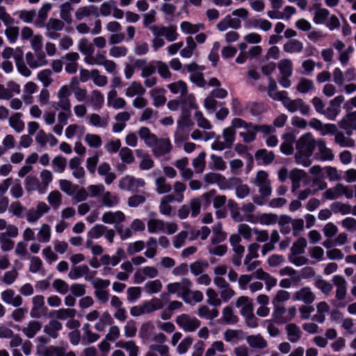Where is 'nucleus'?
Instances as JSON below:
<instances>
[{
  "label": "nucleus",
  "instance_id": "7ed1b4c3",
  "mask_svg": "<svg viewBox=\"0 0 356 356\" xmlns=\"http://www.w3.org/2000/svg\"><path fill=\"white\" fill-rule=\"evenodd\" d=\"M177 324L186 332H193L200 326L201 322L196 318H191L188 314H182L176 318Z\"/></svg>",
  "mask_w": 356,
  "mask_h": 356
},
{
  "label": "nucleus",
  "instance_id": "8fccbe9b",
  "mask_svg": "<svg viewBox=\"0 0 356 356\" xmlns=\"http://www.w3.org/2000/svg\"><path fill=\"white\" fill-rule=\"evenodd\" d=\"M61 197L60 193L58 191H54L49 194L47 197L48 202L54 209H57L60 205Z\"/></svg>",
  "mask_w": 356,
  "mask_h": 356
},
{
  "label": "nucleus",
  "instance_id": "6ab92c4d",
  "mask_svg": "<svg viewBox=\"0 0 356 356\" xmlns=\"http://www.w3.org/2000/svg\"><path fill=\"white\" fill-rule=\"evenodd\" d=\"M102 204L108 208L113 207L120 202V199L116 195L112 194L110 191H104L101 198Z\"/></svg>",
  "mask_w": 356,
  "mask_h": 356
},
{
  "label": "nucleus",
  "instance_id": "7c9ffc66",
  "mask_svg": "<svg viewBox=\"0 0 356 356\" xmlns=\"http://www.w3.org/2000/svg\"><path fill=\"white\" fill-rule=\"evenodd\" d=\"M145 92V89L140 83L136 81L132 82L131 85L126 90V95L128 97H134L136 95H143Z\"/></svg>",
  "mask_w": 356,
  "mask_h": 356
},
{
  "label": "nucleus",
  "instance_id": "37998d69",
  "mask_svg": "<svg viewBox=\"0 0 356 356\" xmlns=\"http://www.w3.org/2000/svg\"><path fill=\"white\" fill-rule=\"evenodd\" d=\"M91 102L95 109H99L104 104V95L100 91L95 90L92 92Z\"/></svg>",
  "mask_w": 356,
  "mask_h": 356
},
{
  "label": "nucleus",
  "instance_id": "ea45409f",
  "mask_svg": "<svg viewBox=\"0 0 356 356\" xmlns=\"http://www.w3.org/2000/svg\"><path fill=\"white\" fill-rule=\"evenodd\" d=\"M236 131L232 127H227L223 130V138L226 144L227 148H231L235 140Z\"/></svg>",
  "mask_w": 356,
  "mask_h": 356
},
{
  "label": "nucleus",
  "instance_id": "f8f14e48",
  "mask_svg": "<svg viewBox=\"0 0 356 356\" xmlns=\"http://www.w3.org/2000/svg\"><path fill=\"white\" fill-rule=\"evenodd\" d=\"M285 330L288 339L291 343H296L301 339L302 332L296 324L289 323L286 325Z\"/></svg>",
  "mask_w": 356,
  "mask_h": 356
},
{
  "label": "nucleus",
  "instance_id": "39448f33",
  "mask_svg": "<svg viewBox=\"0 0 356 356\" xmlns=\"http://www.w3.org/2000/svg\"><path fill=\"white\" fill-rule=\"evenodd\" d=\"M152 151L155 156H161L169 153L172 149V145L169 139L156 138V141L153 143Z\"/></svg>",
  "mask_w": 356,
  "mask_h": 356
},
{
  "label": "nucleus",
  "instance_id": "79ce46f5",
  "mask_svg": "<svg viewBox=\"0 0 356 356\" xmlns=\"http://www.w3.org/2000/svg\"><path fill=\"white\" fill-rule=\"evenodd\" d=\"M209 266L207 261L197 260L190 265L191 272L195 276L200 275Z\"/></svg>",
  "mask_w": 356,
  "mask_h": 356
},
{
  "label": "nucleus",
  "instance_id": "e2e57ef3",
  "mask_svg": "<svg viewBox=\"0 0 356 356\" xmlns=\"http://www.w3.org/2000/svg\"><path fill=\"white\" fill-rule=\"evenodd\" d=\"M190 80L197 86L200 88L204 87L205 85L207 84V82L204 78V74L202 72L192 73L190 76Z\"/></svg>",
  "mask_w": 356,
  "mask_h": 356
},
{
  "label": "nucleus",
  "instance_id": "cd10ccee",
  "mask_svg": "<svg viewBox=\"0 0 356 356\" xmlns=\"http://www.w3.org/2000/svg\"><path fill=\"white\" fill-rule=\"evenodd\" d=\"M22 116V114L21 113H15L9 119L10 126L17 133H20L24 129V123L20 120Z\"/></svg>",
  "mask_w": 356,
  "mask_h": 356
},
{
  "label": "nucleus",
  "instance_id": "f704fd0d",
  "mask_svg": "<svg viewBox=\"0 0 356 356\" xmlns=\"http://www.w3.org/2000/svg\"><path fill=\"white\" fill-rule=\"evenodd\" d=\"M228 207L231 211V216L235 222H242L243 217L241 215L238 204L233 200H229Z\"/></svg>",
  "mask_w": 356,
  "mask_h": 356
},
{
  "label": "nucleus",
  "instance_id": "9d476101",
  "mask_svg": "<svg viewBox=\"0 0 356 356\" xmlns=\"http://www.w3.org/2000/svg\"><path fill=\"white\" fill-rule=\"evenodd\" d=\"M90 15H94L96 17L99 16L98 8L95 5L80 7L75 13L76 18L78 20H81L84 17H89Z\"/></svg>",
  "mask_w": 356,
  "mask_h": 356
},
{
  "label": "nucleus",
  "instance_id": "4c0bfd02",
  "mask_svg": "<svg viewBox=\"0 0 356 356\" xmlns=\"http://www.w3.org/2000/svg\"><path fill=\"white\" fill-rule=\"evenodd\" d=\"M181 31L187 34H194L200 31V27L204 28L203 24H192L191 22L184 21L180 25Z\"/></svg>",
  "mask_w": 356,
  "mask_h": 356
},
{
  "label": "nucleus",
  "instance_id": "09e8293b",
  "mask_svg": "<svg viewBox=\"0 0 356 356\" xmlns=\"http://www.w3.org/2000/svg\"><path fill=\"white\" fill-rule=\"evenodd\" d=\"M315 286L324 294H329L332 290V285L327 281L323 280L320 276L315 282Z\"/></svg>",
  "mask_w": 356,
  "mask_h": 356
},
{
  "label": "nucleus",
  "instance_id": "338daca9",
  "mask_svg": "<svg viewBox=\"0 0 356 356\" xmlns=\"http://www.w3.org/2000/svg\"><path fill=\"white\" fill-rule=\"evenodd\" d=\"M177 124L179 129L189 128L193 125V122L190 118V114L188 112L183 113L180 119L177 121Z\"/></svg>",
  "mask_w": 356,
  "mask_h": 356
},
{
  "label": "nucleus",
  "instance_id": "20e7f679",
  "mask_svg": "<svg viewBox=\"0 0 356 356\" xmlns=\"http://www.w3.org/2000/svg\"><path fill=\"white\" fill-rule=\"evenodd\" d=\"M71 95V91L68 86H63L58 92L59 102L58 106L65 111H68L71 114V104L69 97Z\"/></svg>",
  "mask_w": 356,
  "mask_h": 356
},
{
  "label": "nucleus",
  "instance_id": "c03bdc74",
  "mask_svg": "<svg viewBox=\"0 0 356 356\" xmlns=\"http://www.w3.org/2000/svg\"><path fill=\"white\" fill-rule=\"evenodd\" d=\"M135 178L126 176L119 181V188L122 190L134 191Z\"/></svg>",
  "mask_w": 356,
  "mask_h": 356
},
{
  "label": "nucleus",
  "instance_id": "393cba45",
  "mask_svg": "<svg viewBox=\"0 0 356 356\" xmlns=\"http://www.w3.org/2000/svg\"><path fill=\"white\" fill-rule=\"evenodd\" d=\"M163 89L154 88L150 91L151 97L153 99V104L156 107L163 106L166 102L165 97L161 94Z\"/></svg>",
  "mask_w": 356,
  "mask_h": 356
},
{
  "label": "nucleus",
  "instance_id": "c756f323",
  "mask_svg": "<svg viewBox=\"0 0 356 356\" xmlns=\"http://www.w3.org/2000/svg\"><path fill=\"white\" fill-rule=\"evenodd\" d=\"M89 272L87 265L75 266L69 272L68 276L72 280H76L86 275Z\"/></svg>",
  "mask_w": 356,
  "mask_h": 356
},
{
  "label": "nucleus",
  "instance_id": "0e129e2a",
  "mask_svg": "<svg viewBox=\"0 0 356 356\" xmlns=\"http://www.w3.org/2000/svg\"><path fill=\"white\" fill-rule=\"evenodd\" d=\"M145 288L149 293H156L159 292L162 289V284L159 280L149 281L146 283Z\"/></svg>",
  "mask_w": 356,
  "mask_h": 356
},
{
  "label": "nucleus",
  "instance_id": "13d9d810",
  "mask_svg": "<svg viewBox=\"0 0 356 356\" xmlns=\"http://www.w3.org/2000/svg\"><path fill=\"white\" fill-rule=\"evenodd\" d=\"M40 183L39 179L33 176H28L25 179V188L28 191H35L39 188Z\"/></svg>",
  "mask_w": 356,
  "mask_h": 356
},
{
  "label": "nucleus",
  "instance_id": "052dcab7",
  "mask_svg": "<svg viewBox=\"0 0 356 356\" xmlns=\"http://www.w3.org/2000/svg\"><path fill=\"white\" fill-rule=\"evenodd\" d=\"M51 74V70L49 69L43 70L38 72V79L43 83L44 87H47L51 84L52 81L50 78Z\"/></svg>",
  "mask_w": 356,
  "mask_h": 356
},
{
  "label": "nucleus",
  "instance_id": "680f3d73",
  "mask_svg": "<svg viewBox=\"0 0 356 356\" xmlns=\"http://www.w3.org/2000/svg\"><path fill=\"white\" fill-rule=\"evenodd\" d=\"M51 237V229L50 227L47 224H43L42 227L38 232L39 240L42 242H49Z\"/></svg>",
  "mask_w": 356,
  "mask_h": 356
},
{
  "label": "nucleus",
  "instance_id": "49530a36",
  "mask_svg": "<svg viewBox=\"0 0 356 356\" xmlns=\"http://www.w3.org/2000/svg\"><path fill=\"white\" fill-rule=\"evenodd\" d=\"M165 227L164 221L159 219H150L147 222V230L149 233H154L157 230H163Z\"/></svg>",
  "mask_w": 356,
  "mask_h": 356
},
{
  "label": "nucleus",
  "instance_id": "69168bd1",
  "mask_svg": "<svg viewBox=\"0 0 356 356\" xmlns=\"http://www.w3.org/2000/svg\"><path fill=\"white\" fill-rule=\"evenodd\" d=\"M195 118L197 120V125L204 129H211V125L208 120H207L201 111H197L195 113Z\"/></svg>",
  "mask_w": 356,
  "mask_h": 356
},
{
  "label": "nucleus",
  "instance_id": "a211bd4d",
  "mask_svg": "<svg viewBox=\"0 0 356 356\" xmlns=\"http://www.w3.org/2000/svg\"><path fill=\"white\" fill-rule=\"evenodd\" d=\"M254 156L257 161L261 160L264 165L273 163L275 159V154L272 151L268 152L266 149H258Z\"/></svg>",
  "mask_w": 356,
  "mask_h": 356
},
{
  "label": "nucleus",
  "instance_id": "f257e3e1",
  "mask_svg": "<svg viewBox=\"0 0 356 356\" xmlns=\"http://www.w3.org/2000/svg\"><path fill=\"white\" fill-rule=\"evenodd\" d=\"M192 282L188 278L184 277L181 282L170 283L167 285V290L171 293H177V296L191 304L192 300L200 302L203 300V293L200 291H191Z\"/></svg>",
  "mask_w": 356,
  "mask_h": 356
},
{
  "label": "nucleus",
  "instance_id": "0eeeda50",
  "mask_svg": "<svg viewBox=\"0 0 356 356\" xmlns=\"http://www.w3.org/2000/svg\"><path fill=\"white\" fill-rule=\"evenodd\" d=\"M36 348L37 354L40 356H65V349L63 347H45L43 345H37Z\"/></svg>",
  "mask_w": 356,
  "mask_h": 356
},
{
  "label": "nucleus",
  "instance_id": "4be33fe9",
  "mask_svg": "<svg viewBox=\"0 0 356 356\" xmlns=\"http://www.w3.org/2000/svg\"><path fill=\"white\" fill-rule=\"evenodd\" d=\"M249 346L254 348L263 349L267 346V342L260 334L250 335L247 337Z\"/></svg>",
  "mask_w": 356,
  "mask_h": 356
},
{
  "label": "nucleus",
  "instance_id": "bf43d9fd",
  "mask_svg": "<svg viewBox=\"0 0 356 356\" xmlns=\"http://www.w3.org/2000/svg\"><path fill=\"white\" fill-rule=\"evenodd\" d=\"M79 50L84 54H92L94 52V47L88 42L87 38H82L79 42Z\"/></svg>",
  "mask_w": 356,
  "mask_h": 356
},
{
  "label": "nucleus",
  "instance_id": "5701e85b",
  "mask_svg": "<svg viewBox=\"0 0 356 356\" xmlns=\"http://www.w3.org/2000/svg\"><path fill=\"white\" fill-rule=\"evenodd\" d=\"M51 4L50 3H46L39 10L38 13V18L35 22V24L38 27H43L45 26L44 22L47 17V13L51 10Z\"/></svg>",
  "mask_w": 356,
  "mask_h": 356
},
{
  "label": "nucleus",
  "instance_id": "9b49d317",
  "mask_svg": "<svg viewBox=\"0 0 356 356\" xmlns=\"http://www.w3.org/2000/svg\"><path fill=\"white\" fill-rule=\"evenodd\" d=\"M204 181L208 184H217L220 189L225 190L223 185L226 182V178L221 174L216 172L207 173L204 177Z\"/></svg>",
  "mask_w": 356,
  "mask_h": 356
},
{
  "label": "nucleus",
  "instance_id": "6e6552de",
  "mask_svg": "<svg viewBox=\"0 0 356 356\" xmlns=\"http://www.w3.org/2000/svg\"><path fill=\"white\" fill-rule=\"evenodd\" d=\"M241 26V22L238 18H232L230 15H227L218 23L217 28L220 31H224L229 27L238 29Z\"/></svg>",
  "mask_w": 356,
  "mask_h": 356
},
{
  "label": "nucleus",
  "instance_id": "c9c22d12",
  "mask_svg": "<svg viewBox=\"0 0 356 356\" xmlns=\"http://www.w3.org/2000/svg\"><path fill=\"white\" fill-rule=\"evenodd\" d=\"M335 143L342 147H353L355 146V141L352 138H346L342 132L338 131L335 136Z\"/></svg>",
  "mask_w": 356,
  "mask_h": 356
},
{
  "label": "nucleus",
  "instance_id": "473e14b6",
  "mask_svg": "<svg viewBox=\"0 0 356 356\" xmlns=\"http://www.w3.org/2000/svg\"><path fill=\"white\" fill-rule=\"evenodd\" d=\"M307 240L303 237H300L296 242L293 243L291 252L293 255L301 254L305 252V248L307 246Z\"/></svg>",
  "mask_w": 356,
  "mask_h": 356
},
{
  "label": "nucleus",
  "instance_id": "603ef678",
  "mask_svg": "<svg viewBox=\"0 0 356 356\" xmlns=\"http://www.w3.org/2000/svg\"><path fill=\"white\" fill-rule=\"evenodd\" d=\"M76 313V312L74 309L62 308L56 311V317L59 320H66L68 318H74Z\"/></svg>",
  "mask_w": 356,
  "mask_h": 356
},
{
  "label": "nucleus",
  "instance_id": "58836bf2",
  "mask_svg": "<svg viewBox=\"0 0 356 356\" xmlns=\"http://www.w3.org/2000/svg\"><path fill=\"white\" fill-rule=\"evenodd\" d=\"M206 153L201 152L198 156L193 160V165L196 172H202L205 168Z\"/></svg>",
  "mask_w": 356,
  "mask_h": 356
},
{
  "label": "nucleus",
  "instance_id": "a19ab883",
  "mask_svg": "<svg viewBox=\"0 0 356 356\" xmlns=\"http://www.w3.org/2000/svg\"><path fill=\"white\" fill-rule=\"evenodd\" d=\"M330 15V12L326 8H318L315 11L313 21L316 24H324Z\"/></svg>",
  "mask_w": 356,
  "mask_h": 356
},
{
  "label": "nucleus",
  "instance_id": "774afa93",
  "mask_svg": "<svg viewBox=\"0 0 356 356\" xmlns=\"http://www.w3.org/2000/svg\"><path fill=\"white\" fill-rule=\"evenodd\" d=\"M86 141L90 147L97 148L102 145V141L98 135L88 134L86 136Z\"/></svg>",
  "mask_w": 356,
  "mask_h": 356
},
{
  "label": "nucleus",
  "instance_id": "864d4df0",
  "mask_svg": "<svg viewBox=\"0 0 356 356\" xmlns=\"http://www.w3.org/2000/svg\"><path fill=\"white\" fill-rule=\"evenodd\" d=\"M207 303L210 305L218 307L221 305V300L218 297V294L216 291L211 288H209L207 291Z\"/></svg>",
  "mask_w": 356,
  "mask_h": 356
},
{
  "label": "nucleus",
  "instance_id": "aec40b11",
  "mask_svg": "<svg viewBox=\"0 0 356 356\" xmlns=\"http://www.w3.org/2000/svg\"><path fill=\"white\" fill-rule=\"evenodd\" d=\"M138 135L145 141V144L149 147H152L153 143L156 141V136L152 134L149 129L146 127L140 128Z\"/></svg>",
  "mask_w": 356,
  "mask_h": 356
},
{
  "label": "nucleus",
  "instance_id": "e433bc0d",
  "mask_svg": "<svg viewBox=\"0 0 356 356\" xmlns=\"http://www.w3.org/2000/svg\"><path fill=\"white\" fill-rule=\"evenodd\" d=\"M156 186V191L159 194L169 193L171 189V185L166 183V179L163 177H159L155 181Z\"/></svg>",
  "mask_w": 356,
  "mask_h": 356
},
{
  "label": "nucleus",
  "instance_id": "a18cd8bd",
  "mask_svg": "<svg viewBox=\"0 0 356 356\" xmlns=\"http://www.w3.org/2000/svg\"><path fill=\"white\" fill-rule=\"evenodd\" d=\"M106 231V227L104 225H95L88 233V237L90 238H99Z\"/></svg>",
  "mask_w": 356,
  "mask_h": 356
},
{
  "label": "nucleus",
  "instance_id": "f03ea898",
  "mask_svg": "<svg viewBox=\"0 0 356 356\" xmlns=\"http://www.w3.org/2000/svg\"><path fill=\"white\" fill-rule=\"evenodd\" d=\"M315 147L316 140L311 133L308 132L301 136L296 143V162L305 167L309 166L312 163L309 158L312 156Z\"/></svg>",
  "mask_w": 356,
  "mask_h": 356
},
{
  "label": "nucleus",
  "instance_id": "de8ad7c7",
  "mask_svg": "<svg viewBox=\"0 0 356 356\" xmlns=\"http://www.w3.org/2000/svg\"><path fill=\"white\" fill-rule=\"evenodd\" d=\"M119 156L123 163L131 164L134 161L132 150L129 147H124L120 149Z\"/></svg>",
  "mask_w": 356,
  "mask_h": 356
},
{
  "label": "nucleus",
  "instance_id": "423d86ee",
  "mask_svg": "<svg viewBox=\"0 0 356 356\" xmlns=\"http://www.w3.org/2000/svg\"><path fill=\"white\" fill-rule=\"evenodd\" d=\"M293 300H300L306 305L312 304L315 300V295L309 286H304L293 296Z\"/></svg>",
  "mask_w": 356,
  "mask_h": 356
},
{
  "label": "nucleus",
  "instance_id": "3c124183",
  "mask_svg": "<svg viewBox=\"0 0 356 356\" xmlns=\"http://www.w3.org/2000/svg\"><path fill=\"white\" fill-rule=\"evenodd\" d=\"M65 26V24L62 20L56 18H50L45 25L46 29L48 31H59L63 30Z\"/></svg>",
  "mask_w": 356,
  "mask_h": 356
},
{
  "label": "nucleus",
  "instance_id": "c85d7f7f",
  "mask_svg": "<svg viewBox=\"0 0 356 356\" xmlns=\"http://www.w3.org/2000/svg\"><path fill=\"white\" fill-rule=\"evenodd\" d=\"M153 330L154 325L150 322L145 323L141 325L138 334L144 343L149 341Z\"/></svg>",
  "mask_w": 356,
  "mask_h": 356
},
{
  "label": "nucleus",
  "instance_id": "4d7b16f0",
  "mask_svg": "<svg viewBox=\"0 0 356 356\" xmlns=\"http://www.w3.org/2000/svg\"><path fill=\"white\" fill-rule=\"evenodd\" d=\"M105 191V187L102 184L97 185H90L88 187V195L90 197H99Z\"/></svg>",
  "mask_w": 356,
  "mask_h": 356
},
{
  "label": "nucleus",
  "instance_id": "a878e982",
  "mask_svg": "<svg viewBox=\"0 0 356 356\" xmlns=\"http://www.w3.org/2000/svg\"><path fill=\"white\" fill-rule=\"evenodd\" d=\"M168 88L173 94L180 92L181 95H185L188 92L186 83L181 80L168 84Z\"/></svg>",
  "mask_w": 356,
  "mask_h": 356
},
{
  "label": "nucleus",
  "instance_id": "ddd939ff",
  "mask_svg": "<svg viewBox=\"0 0 356 356\" xmlns=\"http://www.w3.org/2000/svg\"><path fill=\"white\" fill-rule=\"evenodd\" d=\"M63 325L57 320H51L49 323L44 327L43 332L52 337L56 339L58 337V332L61 330Z\"/></svg>",
  "mask_w": 356,
  "mask_h": 356
},
{
  "label": "nucleus",
  "instance_id": "2eb2a0df",
  "mask_svg": "<svg viewBox=\"0 0 356 356\" xmlns=\"http://www.w3.org/2000/svg\"><path fill=\"white\" fill-rule=\"evenodd\" d=\"M213 236L211 238L212 244L216 245L220 242L224 241L227 238V233L222 231V226L221 222H218L212 227Z\"/></svg>",
  "mask_w": 356,
  "mask_h": 356
},
{
  "label": "nucleus",
  "instance_id": "1a4fd4ad",
  "mask_svg": "<svg viewBox=\"0 0 356 356\" xmlns=\"http://www.w3.org/2000/svg\"><path fill=\"white\" fill-rule=\"evenodd\" d=\"M236 305L237 307H242L241 314L243 316L245 317L253 314V305L251 299L248 296H243L239 297L236 300Z\"/></svg>",
  "mask_w": 356,
  "mask_h": 356
},
{
  "label": "nucleus",
  "instance_id": "bb28decb",
  "mask_svg": "<svg viewBox=\"0 0 356 356\" xmlns=\"http://www.w3.org/2000/svg\"><path fill=\"white\" fill-rule=\"evenodd\" d=\"M60 11V18L67 24H70L72 22V18L70 14L71 10L73 9L70 3L65 2L61 4Z\"/></svg>",
  "mask_w": 356,
  "mask_h": 356
},
{
  "label": "nucleus",
  "instance_id": "4468645a",
  "mask_svg": "<svg viewBox=\"0 0 356 356\" xmlns=\"http://www.w3.org/2000/svg\"><path fill=\"white\" fill-rule=\"evenodd\" d=\"M221 321L227 325H233L238 323V317L234 314V310L232 307L227 306L222 309V318L218 320V323Z\"/></svg>",
  "mask_w": 356,
  "mask_h": 356
},
{
  "label": "nucleus",
  "instance_id": "72a5a7b5",
  "mask_svg": "<svg viewBox=\"0 0 356 356\" xmlns=\"http://www.w3.org/2000/svg\"><path fill=\"white\" fill-rule=\"evenodd\" d=\"M278 68L282 75H292L293 65L291 60L288 58L281 60L278 63Z\"/></svg>",
  "mask_w": 356,
  "mask_h": 356
},
{
  "label": "nucleus",
  "instance_id": "412c9836",
  "mask_svg": "<svg viewBox=\"0 0 356 356\" xmlns=\"http://www.w3.org/2000/svg\"><path fill=\"white\" fill-rule=\"evenodd\" d=\"M286 309L282 306H275L273 313V317L275 323L277 324H284L289 322V318H286Z\"/></svg>",
  "mask_w": 356,
  "mask_h": 356
},
{
  "label": "nucleus",
  "instance_id": "f3484780",
  "mask_svg": "<svg viewBox=\"0 0 356 356\" xmlns=\"http://www.w3.org/2000/svg\"><path fill=\"white\" fill-rule=\"evenodd\" d=\"M283 49L289 54L299 53L303 49V44L297 39H290L284 44Z\"/></svg>",
  "mask_w": 356,
  "mask_h": 356
},
{
  "label": "nucleus",
  "instance_id": "dca6fc26",
  "mask_svg": "<svg viewBox=\"0 0 356 356\" xmlns=\"http://www.w3.org/2000/svg\"><path fill=\"white\" fill-rule=\"evenodd\" d=\"M145 314H149L156 310L161 309L163 307L162 300L157 298H153L150 300H147L142 305Z\"/></svg>",
  "mask_w": 356,
  "mask_h": 356
},
{
  "label": "nucleus",
  "instance_id": "5fc2aeb1",
  "mask_svg": "<svg viewBox=\"0 0 356 356\" xmlns=\"http://www.w3.org/2000/svg\"><path fill=\"white\" fill-rule=\"evenodd\" d=\"M313 86L314 83L312 80L302 78L297 85L296 89L300 93H307Z\"/></svg>",
  "mask_w": 356,
  "mask_h": 356
},
{
  "label": "nucleus",
  "instance_id": "6e6d98bb",
  "mask_svg": "<svg viewBox=\"0 0 356 356\" xmlns=\"http://www.w3.org/2000/svg\"><path fill=\"white\" fill-rule=\"evenodd\" d=\"M52 286L60 294H65L69 290L68 284L61 279H56L52 283Z\"/></svg>",
  "mask_w": 356,
  "mask_h": 356
},
{
  "label": "nucleus",
  "instance_id": "2f4dec72",
  "mask_svg": "<svg viewBox=\"0 0 356 356\" xmlns=\"http://www.w3.org/2000/svg\"><path fill=\"white\" fill-rule=\"evenodd\" d=\"M330 208L334 213H341L343 215H346L351 212V206L341 202H333L330 205Z\"/></svg>",
  "mask_w": 356,
  "mask_h": 356
},
{
  "label": "nucleus",
  "instance_id": "b1692460",
  "mask_svg": "<svg viewBox=\"0 0 356 356\" xmlns=\"http://www.w3.org/2000/svg\"><path fill=\"white\" fill-rule=\"evenodd\" d=\"M42 324L39 321H31L26 327H24L22 330L23 333L29 338H33L35 334L40 330Z\"/></svg>",
  "mask_w": 356,
  "mask_h": 356
}]
</instances>
